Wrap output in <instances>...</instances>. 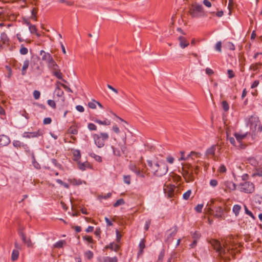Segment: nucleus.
I'll return each mask as SVG.
<instances>
[{"mask_svg":"<svg viewBox=\"0 0 262 262\" xmlns=\"http://www.w3.org/2000/svg\"><path fill=\"white\" fill-rule=\"evenodd\" d=\"M165 250L164 249H163L161 251V252H160V254H159V255L158 256V258L157 262H162L163 259V258L164 257V255H165Z\"/></svg>","mask_w":262,"mask_h":262,"instance_id":"obj_33","label":"nucleus"},{"mask_svg":"<svg viewBox=\"0 0 262 262\" xmlns=\"http://www.w3.org/2000/svg\"><path fill=\"white\" fill-rule=\"evenodd\" d=\"M224 213V210L223 208L220 207H217L215 208V211H213V215L216 217H221L222 216Z\"/></svg>","mask_w":262,"mask_h":262,"instance_id":"obj_17","label":"nucleus"},{"mask_svg":"<svg viewBox=\"0 0 262 262\" xmlns=\"http://www.w3.org/2000/svg\"><path fill=\"white\" fill-rule=\"evenodd\" d=\"M145 247V241H144V239H143L140 241L139 245V247L140 249L143 250L144 249Z\"/></svg>","mask_w":262,"mask_h":262,"instance_id":"obj_57","label":"nucleus"},{"mask_svg":"<svg viewBox=\"0 0 262 262\" xmlns=\"http://www.w3.org/2000/svg\"><path fill=\"white\" fill-rule=\"evenodd\" d=\"M83 239L84 241H87L89 243H93V239L92 237L90 236H87V235L84 236H83Z\"/></svg>","mask_w":262,"mask_h":262,"instance_id":"obj_53","label":"nucleus"},{"mask_svg":"<svg viewBox=\"0 0 262 262\" xmlns=\"http://www.w3.org/2000/svg\"><path fill=\"white\" fill-rule=\"evenodd\" d=\"M260 66V64L259 63L252 64L250 66V69L253 71H256L258 69Z\"/></svg>","mask_w":262,"mask_h":262,"instance_id":"obj_44","label":"nucleus"},{"mask_svg":"<svg viewBox=\"0 0 262 262\" xmlns=\"http://www.w3.org/2000/svg\"><path fill=\"white\" fill-rule=\"evenodd\" d=\"M84 255L88 259H91L93 258L94 254L91 251L88 250L84 253Z\"/></svg>","mask_w":262,"mask_h":262,"instance_id":"obj_38","label":"nucleus"},{"mask_svg":"<svg viewBox=\"0 0 262 262\" xmlns=\"http://www.w3.org/2000/svg\"><path fill=\"white\" fill-rule=\"evenodd\" d=\"M234 6V2L233 0H229L228 1V8L229 10V15H231V9H233Z\"/></svg>","mask_w":262,"mask_h":262,"instance_id":"obj_39","label":"nucleus"},{"mask_svg":"<svg viewBox=\"0 0 262 262\" xmlns=\"http://www.w3.org/2000/svg\"><path fill=\"white\" fill-rule=\"evenodd\" d=\"M52 72L53 75L55 76L57 78L59 79H62V75L60 72V71L59 70V68L58 70L52 71Z\"/></svg>","mask_w":262,"mask_h":262,"instance_id":"obj_29","label":"nucleus"},{"mask_svg":"<svg viewBox=\"0 0 262 262\" xmlns=\"http://www.w3.org/2000/svg\"><path fill=\"white\" fill-rule=\"evenodd\" d=\"M210 185L213 187H216L217 184H218V182L215 179H211L210 181Z\"/></svg>","mask_w":262,"mask_h":262,"instance_id":"obj_51","label":"nucleus"},{"mask_svg":"<svg viewBox=\"0 0 262 262\" xmlns=\"http://www.w3.org/2000/svg\"><path fill=\"white\" fill-rule=\"evenodd\" d=\"M19 52L21 55H26L28 52V49L23 46H21L20 49L19 50Z\"/></svg>","mask_w":262,"mask_h":262,"instance_id":"obj_42","label":"nucleus"},{"mask_svg":"<svg viewBox=\"0 0 262 262\" xmlns=\"http://www.w3.org/2000/svg\"><path fill=\"white\" fill-rule=\"evenodd\" d=\"M180 154L181 157L179 159V161L187 160L189 158L193 159L194 157L199 158L201 156L200 153L195 151H191L190 154L186 156V157H184L185 152L184 151H180Z\"/></svg>","mask_w":262,"mask_h":262,"instance_id":"obj_8","label":"nucleus"},{"mask_svg":"<svg viewBox=\"0 0 262 262\" xmlns=\"http://www.w3.org/2000/svg\"><path fill=\"white\" fill-rule=\"evenodd\" d=\"M1 41L4 44L8 43L9 39L7 35V34H1Z\"/></svg>","mask_w":262,"mask_h":262,"instance_id":"obj_30","label":"nucleus"},{"mask_svg":"<svg viewBox=\"0 0 262 262\" xmlns=\"http://www.w3.org/2000/svg\"><path fill=\"white\" fill-rule=\"evenodd\" d=\"M43 134V131L41 129H38L37 132H25L23 134V137L26 138H31L38 137L42 136Z\"/></svg>","mask_w":262,"mask_h":262,"instance_id":"obj_9","label":"nucleus"},{"mask_svg":"<svg viewBox=\"0 0 262 262\" xmlns=\"http://www.w3.org/2000/svg\"><path fill=\"white\" fill-rule=\"evenodd\" d=\"M247 134H240L237 133H235L234 134V136L236 138V140L240 143L245 137H246Z\"/></svg>","mask_w":262,"mask_h":262,"instance_id":"obj_25","label":"nucleus"},{"mask_svg":"<svg viewBox=\"0 0 262 262\" xmlns=\"http://www.w3.org/2000/svg\"><path fill=\"white\" fill-rule=\"evenodd\" d=\"M222 107L224 111L227 112L229 109V106L226 101H223L222 102Z\"/></svg>","mask_w":262,"mask_h":262,"instance_id":"obj_40","label":"nucleus"},{"mask_svg":"<svg viewBox=\"0 0 262 262\" xmlns=\"http://www.w3.org/2000/svg\"><path fill=\"white\" fill-rule=\"evenodd\" d=\"M182 174L187 182H191L193 180V170L190 164L186 163L183 165Z\"/></svg>","mask_w":262,"mask_h":262,"instance_id":"obj_5","label":"nucleus"},{"mask_svg":"<svg viewBox=\"0 0 262 262\" xmlns=\"http://www.w3.org/2000/svg\"><path fill=\"white\" fill-rule=\"evenodd\" d=\"M228 76L229 78H232L234 77V74L232 70H228L227 71Z\"/></svg>","mask_w":262,"mask_h":262,"instance_id":"obj_60","label":"nucleus"},{"mask_svg":"<svg viewBox=\"0 0 262 262\" xmlns=\"http://www.w3.org/2000/svg\"><path fill=\"white\" fill-rule=\"evenodd\" d=\"M210 243L216 252L221 256L226 254L227 252L230 251V247L228 246L226 242H225L223 246L221 245L219 241L216 239H211Z\"/></svg>","mask_w":262,"mask_h":262,"instance_id":"obj_2","label":"nucleus"},{"mask_svg":"<svg viewBox=\"0 0 262 262\" xmlns=\"http://www.w3.org/2000/svg\"><path fill=\"white\" fill-rule=\"evenodd\" d=\"M40 55H42V60L46 61L47 63L50 61L52 58H53L52 56L50 53H47L43 50L40 51Z\"/></svg>","mask_w":262,"mask_h":262,"instance_id":"obj_12","label":"nucleus"},{"mask_svg":"<svg viewBox=\"0 0 262 262\" xmlns=\"http://www.w3.org/2000/svg\"><path fill=\"white\" fill-rule=\"evenodd\" d=\"M192 191L191 190H188L183 194V199L185 200H188L190 195L191 194Z\"/></svg>","mask_w":262,"mask_h":262,"instance_id":"obj_34","label":"nucleus"},{"mask_svg":"<svg viewBox=\"0 0 262 262\" xmlns=\"http://www.w3.org/2000/svg\"><path fill=\"white\" fill-rule=\"evenodd\" d=\"M66 244V242L63 240H60L54 244L53 246L56 248H60L63 247V244Z\"/></svg>","mask_w":262,"mask_h":262,"instance_id":"obj_28","label":"nucleus"},{"mask_svg":"<svg viewBox=\"0 0 262 262\" xmlns=\"http://www.w3.org/2000/svg\"><path fill=\"white\" fill-rule=\"evenodd\" d=\"M66 91H67L68 92H70V93H72L73 91H72V90L69 88L68 87V86H67L66 85L63 84V83H61L60 82H58Z\"/></svg>","mask_w":262,"mask_h":262,"instance_id":"obj_59","label":"nucleus"},{"mask_svg":"<svg viewBox=\"0 0 262 262\" xmlns=\"http://www.w3.org/2000/svg\"><path fill=\"white\" fill-rule=\"evenodd\" d=\"M179 40L180 41V46L182 48H185V47H187L189 45V42L186 40V39L180 36L179 37Z\"/></svg>","mask_w":262,"mask_h":262,"instance_id":"obj_18","label":"nucleus"},{"mask_svg":"<svg viewBox=\"0 0 262 262\" xmlns=\"http://www.w3.org/2000/svg\"><path fill=\"white\" fill-rule=\"evenodd\" d=\"M125 204V202L123 199H120L118 200L113 205L114 207H117L120 205H122Z\"/></svg>","mask_w":262,"mask_h":262,"instance_id":"obj_37","label":"nucleus"},{"mask_svg":"<svg viewBox=\"0 0 262 262\" xmlns=\"http://www.w3.org/2000/svg\"><path fill=\"white\" fill-rule=\"evenodd\" d=\"M216 150L215 145H212L210 148H209L206 151V155H211L214 156L215 154V151Z\"/></svg>","mask_w":262,"mask_h":262,"instance_id":"obj_24","label":"nucleus"},{"mask_svg":"<svg viewBox=\"0 0 262 262\" xmlns=\"http://www.w3.org/2000/svg\"><path fill=\"white\" fill-rule=\"evenodd\" d=\"M174 188L175 186L174 185L170 186L169 187L167 186V188H164L165 193L168 198H170L174 195Z\"/></svg>","mask_w":262,"mask_h":262,"instance_id":"obj_13","label":"nucleus"},{"mask_svg":"<svg viewBox=\"0 0 262 262\" xmlns=\"http://www.w3.org/2000/svg\"><path fill=\"white\" fill-rule=\"evenodd\" d=\"M89 155L90 157L94 158L96 161H98L99 162H102L101 157L98 155H96L95 153L91 152L89 154Z\"/></svg>","mask_w":262,"mask_h":262,"instance_id":"obj_31","label":"nucleus"},{"mask_svg":"<svg viewBox=\"0 0 262 262\" xmlns=\"http://www.w3.org/2000/svg\"><path fill=\"white\" fill-rule=\"evenodd\" d=\"M105 248L110 249L112 250H114L115 252H117L119 249V246L114 243H111L109 245L105 246Z\"/></svg>","mask_w":262,"mask_h":262,"instance_id":"obj_22","label":"nucleus"},{"mask_svg":"<svg viewBox=\"0 0 262 262\" xmlns=\"http://www.w3.org/2000/svg\"><path fill=\"white\" fill-rule=\"evenodd\" d=\"M111 196H112V193L109 192V193H107V194H104V195L99 194L98 196V198L99 200H101V199H105H105H107L108 198H110Z\"/></svg>","mask_w":262,"mask_h":262,"instance_id":"obj_35","label":"nucleus"},{"mask_svg":"<svg viewBox=\"0 0 262 262\" xmlns=\"http://www.w3.org/2000/svg\"><path fill=\"white\" fill-rule=\"evenodd\" d=\"M96 102H90L88 103V106L90 108L94 109L96 108Z\"/></svg>","mask_w":262,"mask_h":262,"instance_id":"obj_61","label":"nucleus"},{"mask_svg":"<svg viewBox=\"0 0 262 262\" xmlns=\"http://www.w3.org/2000/svg\"><path fill=\"white\" fill-rule=\"evenodd\" d=\"M19 235L21 237L23 241L26 244L28 247H31L32 246V243L30 239V238H27L23 232H20Z\"/></svg>","mask_w":262,"mask_h":262,"instance_id":"obj_14","label":"nucleus"},{"mask_svg":"<svg viewBox=\"0 0 262 262\" xmlns=\"http://www.w3.org/2000/svg\"><path fill=\"white\" fill-rule=\"evenodd\" d=\"M88 128L90 130H96L97 126L94 124L92 123H90L88 125Z\"/></svg>","mask_w":262,"mask_h":262,"instance_id":"obj_45","label":"nucleus"},{"mask_svg":"<svg viewBox=\"0 0 262 262\" xmlns=\"http://www.w3.org/2000/svg\"><path fill=\"white\" fill-rule=\"evenodd\" d=\"M47 64L48 68L52 71L58 70L59 68L58 66L56 64L53 58H52L51 60L47 63Z\"/></svg>","mask_w":262,"mask_h":262,"instance_id":"obj_16","label":"nucleus"},{"mask_svg":"<svg viewBox=\"0 0 262 262\" xmlns=\"http://www.w3.org/2000/svg\"><path fill=\"white\" fill-rule=\"evenodd\" d=\"M124 182L127 184L130 183V177L129 176H124L123 177Z\"/></svg>","mask_w":262,"mask_h":262,"instance_id":"obj_52","label":"nucleus"},{"mask_svg":"<svg viewBox=\"0 0 262 262\" xmlns=\"http://www.w3.org/2000/svg\"><path fill=\"white\" fill-rule=\"evenodd\" d=\"M226 47L230 50H234L235 46L231 42H228L226 44Z\"/></svg>","mask_w":262,"mask_h":262,"instance_id":"obj_46","label":"nucleus"},{"mask_svg":"<svg viewBox=\"0 0 262 262\" xmlns=\"http://www.w3.org/2000/svg\"><path fill=\"white\" fill-rule=\"evenodd\" d=\"M19 254V251L17 249H14L11 254V260L12 261H15L17 260L18 258Z\"/></svg>","mask_w":262,"mask_h":262,"instance_id":"obj_23","label":"nucleus"},{"mask_svg":"<svg viewBox=\"0 0 262 262\" xmlns=\"http://www.w3.org/2000/svg\"><path fill=\"white\" fill-rule=\"evenodd\" d=\"M166 161L168 163L170 164H172L174 161V158L171 156H169L166 158Z\"/></svg>","mask_w":262,"mask_h":262,"instance_id":"obj_62","label":"nucleus"},{"mask_svg":"<svg viewBox=\"0 0 262 262\" xmlns=\"http://www.w3.org/2000/svg\"><path fill=\"white\" fill-rule=\"evenodd\" d=\"M20 114L23 116L25 117L26 119H28L29 118V114L26 112L25 110L21 111Z\"/></svg>","mask_w":262,"mask_h":262,"instance_id":"obj_64","label":"nucleus"},{"mask_svg":"<svg viewBox=\"0 0 262 262\" xmlns=\"http://www.w3.org/2000/svg\"><path fill=\"white\" fill-rule=\"evenodd\" d=\"M55 93L57 97L61 98V100L63 102L64 101V97L63 96L64 93L60 88L58 86L56 87L55 90Z\"/></svg>","mask_w":262,"mask_h":262,"instance_id":"obj_19","label":"nucleus"},{"mask_svg":"<svg viewBox=\"0 0 262 262\" xmlns=\"http://www.w3.org/2000/svg\"><path fill=\"white\" fill-rule=\"evenodd\" d=\"M177 258V253L175 252H172L170 254V257L168 259L167 262H173Z\"/></svg>","mask_w":262,"mask_h":262,"instance_id":"obj_32","label":"nucleus"},{"mask_svg":"<svg viewBox=\"0 0 262 262\" xmlns=\"http://www.w3.org/2000/svg\"><path fill=\"white\" fill-rule=\"evenodd\" d=\"M224 185L230 190L234 191L236 189V185L232 181H226L224 182Z\"/></svg>","mask_w":262,"mask_h":262,"instance_id":"obj_15","label":"nucleus"},{"mask_svg":"<svg viewBox=\"0 0 262 262\" xmlns=\"http://www.w3.org/2000/svg\"><path fill=\"white\" fill-rule=\"evenodd\" d=\"M239 189L241 192L246 193H252L254 191V184L249 181L241 183L239 185Z\"/></svg>","mask_w":262,"mask_h":262,"instance_id":"obj_6","label":"nucleus"},{"mask_svg":"<svg viewBox=\"0 0 262 262\" xmlns=\"http://www.w3.org/2000/svg\"><path fill=\"white\" fill-rule=\"evenodd\" d=\"M10 142V138L5 135H0V146H5L8 145Z\"/></svg>","mask_w":262,"mask_h":262,"instance_id":"obj_11","label":"nucleus"},{"mask_svg":"<svg viewBox=\"0 0 262 262\" xmlns=\"http://www.w3.org/2000/svg\"><path fill=\"white\" fill-rule=\"evenodd\" d=\"M95 145L98 148H101L104 146L105 142L108 140L109 136L106 133H100L99 134H95L92 136Z\"/></svg>","mask_w":262,"mask_h":262,"instance_id":"obj_4","label":"nucleus"},{"mask_svg":"<svg viewBox=\"0 0 262 262\" xmlns=\"http://www.w3.org/2000/svg\"><path fill=\"white\" fill-rule=\"evenodd\" d=\"M219 170H220V172H222V173L225 172L226 171V168L225 166L223 164L221 165L220 166Z\"/></svg>","mask_w":262,"mask_h":262,"instance_id":"obj_63","label":"nucleus"},{"mask_svg":"<svg viewBox=\"0 0 262 262\" xmlns=\"http://www.w3.org/2000/svg\"><path fill=\"white\" fill-rule=\"evenodd\" d=\"M52 119L50 117L45 118L43 119V123L44 124H49L51 123Z\"/></svg>","mask_w":262,"mask_h":262,"instance_id":"obj_56","label":"nucleus"},{"mask_svg":"<svg viewBox=\"0 0 262 262\" xmlns=\"http://www.w3.org/2000/svg\"><path fill=\"white\" fill-rule=\"evenodd\" d=\"M228 140L230 142V143L234 146H235V140L233 137H229L227 136Z\"/></svg>","mask_w":262,"mask_h":262,"instance_id":"obj_58","label":"nucleus"},{"mask_svg":"<svg viewBox=\"0 0 262 262\" xmlns=\"http://www.w3.org/2000/svg\"><path fill=\"white\" fill-rule=\"evenodd\" d=\"M31 156H32V164L34 166V167L36 169H39L40 168V165L39 163H38L36 160L35 156L33 152L31 153Z\"/></svg>","mask_w":262,"mask_h":262,"instance_id":"obj_27","label":"nucleus"},{"mask_svg":"<svg viewBox=\"0 0 262 262\" xmlns=\"http://www.w3.org/2000/svg\"><path fill=\"white\" fill-rule=\"evenodd\" d=\"M23 144V143L21 142L18 140H14L13 142V145L15 147H21Z\"/></svg>","mask_w":262,"mask_h":262,"instance_id":"obj_41","label":"nucleus"},{"mask_svg":"<svg viewBox=\"0 0 262 262\" xmlns=\"http://www.w3.org/2000/svg\"><path fill=\"white\" fill-rule=\"evenodd\" d=\"M122 143H119L118 145V147L120 148V150L119 148L115 147L114 146H112L111 147L114 155L117 157H120L122 154L127 155V148L125 146L126 137L125 133L122 135Z\"/></svg>","mask_w":262,"mask_h":262,"instance_id":"obj_3","label":"nucleus"},{"mask_svg":"<svg viewBox=\"0 0 262 262\" xmlns=\"http://www.w3.org/2000/svg\"><path fill=\"white\" fill-rule=\"evenodd\" d=\"M30 64L29 60L26 59L24 61L23 66L21 69V74L23 75H25L26 74L27 69L28 68Z\"/></svg>","mask_w":262,"mask_h":262,"instance_id":"obj_20","label":"nucleus"},{"mask_svg":"<svg viewBox=\"0 0 262 262\" xmlns=\"http://www.w3.org/2000/svg\"><path fill=\"white\" fill-rule=\"evenodd\" d=\"M215 50L220 52L222 51V42L221 41L217 42L216 43Z\"/></svg>","mask_w":262,"mask_h":262,"instance_id":"obj_47","label":"nucleus"},{"mask_svg":"<svg viewBox=\"0 0 262 262\" xmlns=\"http://www.w3.org/2000/svg\"><path fill=\"white\" fill-rule=\"evenodd\" d=\"M203 208V204H198L194 208L196 212L201 213Z\"/></svg>","mask_w":262,"mask_h":262,"instance_id":"obj_50","label":"nucleus"},{"mask_svg":"<svg viewBox=\"0 0 262 262\" xmlns=\"http://www.w3.org/2000/svg\"><path fill=\"white\" fill-rule=\"evenodd\" d=\"M189 13L192 17H198L201 16L203 13L202 6L198 4L192 5Z\"/></svg>","mask_w":262,"mask_h":262,"instance_id":"obj_7","label":"nucleus"},{"mask_svg":"<svg viewBox=\"0 0 262 262\" xmlns=\"http://www.w3.org/2000/svg\"><path fill=\"white\" fill-rule=\"evenodd\" d=\"M47 102L48 105H50L51 107H52L53 108H56V103L54 101L52 100H48Z\"/></svg>","mask_w":262,"mask_h":262,"instance_id":"obj_55","label":"nucleus"},{"mask_svg":"<svg viewBox=\"0 0 262 262\" xmlns=\"http://www.w3.org/2000/svg\"><path fill=\"white\" fill-rule=\"evenodd\" d=\"M147 163L150 168V170L155 176L162 177L168 172V166L163 160L157 161L155 162H153L151 160H147Z\"/></svg>","mask_w":262,"mask_h":262,"instance_id":"obj_1","label":"nucleus"},{"mask_svg":"<svg viewBox=\"0 0 262 262\" xmlns=\"http://www.w3.org/2000/svg\"><path fill=\"white\" fill-rule=\"evenodd\" d=\"M68 133L71 134L77 135L78 134V129L73 126H71L68 129Z\"/></svg>","mask_w":262,"mask_h":262,"instance_id":"obj_36","label":"nucleus"},{"mask_svg":"<svg viewBox=\"0 0 262 262\" xmlns=\"http://www.w3.org/2000/svg\"><path fill=\"white\" fill-rule=\"evenodd\" d=\"M33 97L36 100H37L40 97V93L39 91H37V90H35L34 92H33Z\"/></svg>","mask_w":262,"mask_h":262,"instance_id":"obj_49","label":"nucleus"},{"mask_svg":"<svg viewBox=\"0 0 262 262\" xmlns=\"http://www.w3.org/2000/svg\"><path fill=\"white\" fill-rule=\"evenodd\" d=\"M201 237L200 233L198 231H195L192 234V237L193 239L198 240Z\"/></svg>","mask_w":262,"mask_h":262,"instance_id":"obj_43","label":"nucleus"},{"mask_svg":"<svg viewBox=\"0 0 262 262\" xmlns=\"http://www.w3.org/2000/svg\"><path fill=\"white\" fill-rule=\"evenodd\" d=\"M93 121L100 125H109L111 124V122L110 120H108L107 119H105L104 120L102 121L98 119H94Z\"/></svg>","mask_w":262,"mask_h":262,"instance_id":"obj_21","label":"nucleus"},{"mask_svg":"<svg viewBox=\"0 0 262 262\" xmlns=\"http://www.w3.org/2000/svg\"><path fill=\"white\" fill-rule=\"evenodd\" d=\"M151 224V220L148 219L147 221H146L145 225L144 227V229L145 231H147L149 228L150 225Z\"/></svg>","mask_w":262,"mask_h":262,"instance_id":"obj_54","label":"nucleus"},{"mask_svg":"<svg viewBox=\"0 0 262 262\" xmlns=\"http://www.w3.org/2000/svg\"><path fill=\"white\" fill-rule=\"evenodd\" d=\"M241 210V206L239 205L236 204L233 206L232 211L235 214V216L238 215L239 212Z\"/></svg>","mask_w":262,"mask_h":262,"instance_id":"obj_26","label":"nucleus"},{"mask_svg":"<svg viewBox=\"0 0 262 262\" xmlns=\"http://www.w3.org/2000/svg\"><path fill=\"white\" fill-rule=\"evenodd\" d=\"M21 147H23V149H24L26 152L29 153L31 155V153L33 152L30 150L29 147L27 144L23 143Z\"/></svg>","mask_w":262,"mask_h":262,"instance_id":"obj_48","label":"nucleus"},{"mask_svg":"<svg viewBox=\"0 0 262 262\" xmlns=\"http://www.w3.org/2000/svg\"><path fill=\"white\" fill-rule=\"evenodd\" d=\"M98 262H118L116 256L111 257L109 256L100 257L98 258Z\"/></svg>","mask_w":262,"mask_h":262,"instance_id":"obj_10","label":"nucleus"}]
</instances>
